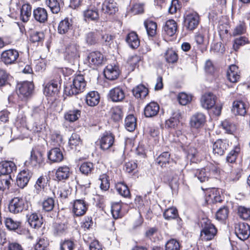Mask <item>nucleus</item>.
Listing matches in <instances>:
<instances>
[{
  "instance_id": "obj_59",
  "label": "nucleus",
  "mask_w": 250,
  "mask_h": 250,
  "mask_svg": "<svg viewBox=\"0 0 250 250\" xmlns=\"http://www.w3.org/2000/svg\"><path fill=\"white\" fill-rule=\"evenodd\" d=\"M180 249L179 242L174 239L169 240L166 244V250H180Z\"/></svg>"
},
{
  "instance_id": "obj_53",
  "label": "nucleus",
  "mask_w": 250,
  "mask_h": 250,
  "mask_svg": "<svg viewBox=\"0 0 250 250\" xmlns=\"http://www.w3.org/2000/svg\"><path fill=\"white\" fill-rule=\"evenodd\" d=\"M229 214V209L226 206L220 208L216 213V218L218 220L224 221L227 218Z\"/></svg>"
},
{
  "instance_id": "obj_48",
  "label": "nucleus",
  "mask_w": 250,
  "mask_h": 250,
  "mask_svg": "<svg viewBox=\"0 0 250 250\" xmlns=\"http://www.w3.org/2000/svg\"><path fill=\"white\" fill-rule=\"evenodd\" d=\"M45 3L53 13L57 14L60 11V5L58 0H46Z\"/></svg>"
},
{
  "instance_id": "obj_62",
  "label": "nucleus",
  "mask_w": 250,
  "mask_h": 250,
  "mask_svg": "<svg viewBox=\"0 0 250 250\" xmlns=\"http://www.w3.org/2000/svg\"><path fill=\"white\" fill-rule=\"evenodd\" d=\"M44 108L42 107H35L33 108L32 116L35 119L38 120L44 114Z\"/></svg>"
},
{
  "instance_id": "obj_25",
  "label": "nucleus",
  "mask_w": 250,
  "mask_h": 250,
  "mask_svg": "<svg viewBox=\"0 0 250 250\" xmlns=\"http://www.w3.org/2000/svg\"><path fill=\"white\" fill-rule=\"evenodd\" d=\"M159 110V105L155 102L148 104L144 109V114L146 117H152L156 116Z\"/></svg>"
},
{
  "instance_id": "obj_29",
  "label": "nucleus",
  "mask_w": 250,
  "mask_h": 250,
  "mask_svg": "<svg viewBox=\"0 0 250 250\" xmlns=\"http://www.w3.org/2000/svg\"><path fill=\"white\" fill-rule=\"evenodd\" d=\"M33 14L35 19L40 22H44L47 19V13L44 8L38 7L34 10Z\"/></svg>"
},
{
  "instance_id": "obj_63",
  "label": "nucleus",
  "mask_w": 250,
  "mask_h": 250,
  "mask_svg": "<svg viewBox=\"0 0 250 250\" xmlns=\"http://www.w3.org/2000/svg\"><path fill=\"white\" fill-rule=\"evenodd\" d=\"M247 41V38L244 37L236 38L234 41V43L233 45L234 49L235 51L237 50L239 48L240 46L245 45Z\"/></svg>"
},
{
  "instance_id": "obj_6",
  "label": "nucleus",
  "mask_w": 250,
  "mask_h": 250,
  "mask_svg": "<svg viewBox=\"0 0 250 250\" xmlns=\"http://www.w3.org/2000/svg\"><path fill=\"white\" fill-rule=\"evenodd\" d=\"M19 57V52L15 49L5 50L0 55L1 61L5 65L16 63Z\"/></svg>"
},
{
  "instance_id": "obj_60",
  "label": "nucleus",
  "mask_w": 250,
  "mask_h": 250,
  "mask_svg": "<svg viewBox=\"0 0 250 250\" xmlns=\"http://www.w3.org/2000/svg\"><path fill=\"white\" fill-rule=\"evenodd\" d=\"M85 18L92 21L97 20L99 18V14L97 9H87L84 12Z\"/></svg>"
},
{
  "instance_id": "obj_44",
  "label": "nucleus",
  "mask_w": 250,
  "mask_h": 250,
  "mask_svg": "<svg viewBox=\"0 0 250 250\" xmlns=\"http://www.w3.org/2000/svg\"><path fill=\"white\" fill-rule=\"evenodd\" d=\"M136 118L132 115L127 116L125 119V126L129 131H133L136 127Z\"/></svg>"
},
{
  "instance_id": "obj_15",
  "label": "nucleus",
  "mask_w": 250,
  "mask_h": 250,
  "mask_svg": "<svg viewBox=\"0 0 250 250\" xmlns=\"http://www.w3.org/2000/svg\"><path fill=\"white\" fill-rule=\"evenodd\" d=\"M87 209V205L83 199H77L74 201L73 212L76 216L84 215Z\"/></svg>"
},
{
  "instance_id": "obj_27",
  "label": "nucleus",
  "mask_w": 250,
  "mask_h": 250,
  "mask_svg": "<svg viewBox=\"0 0 250 250\" xmlns=\"http://www.w3.org/2000/svg\"><path fill=\"white\" fill-rule=\"evenodd\" d=\"M87 59L90 64L98 65L102 63L103 55L100 52H92L88 55Z\"/></svg>"
},
{
  "instance_id": "obj_57",
  "label": "nucleus",
  "mask_w": 250,
  "mask_h": 250,
  "mask_svg": "<svg viewBox=\"0 0 250 250\" xmlns=\"http://www.w3.org/2000/svg\"><path fill=\"white\" fill-rule=\"evenodd\" d=\"M238 213L239 216L244 220L250 219V208L243 206H239L238 208Z\"/></svg>"
},
{
  "instance_id": "obj_19",
  "label": "nucleus",
  "mask_w": 250,
  "mask_h": 250,
  "mask_svg": "<svg viewBox=\"0 0 250 250\" xmlns=\"http://www.w3.org/2000/svg\"><path fill=\"white\" fill-rule=\"evenodd\" d=\"M43 162L42 153L35 149H33L31 152L29 163L31 167H39Z\"/></svg>"
},
{
  "instance_id": "obj_4",
  "label": "nucleus",
  "mask_w": 250,
  "mask_h": 250,
  "mask_svg": "<svg viewBox=\"0 0 250 250\" xmlns=\"http://www.w3.org/2000/svg\"><path fill=\"white\" fill-rule=\"evenodd\" d=\"M216 171V167L210 164L205 168L194 170V175L201 183H204L208 181L210 178L211 174L215 173Z\"/></svg>"
},
{
  "instance_id": "obj_51",
  "label": "nucleus",
  "mask_w": 250,
  "mask_h": 250,
  "mask_svg": "<svg viewBox=\"0 0 250 250\" xmlns=\"http://www.w3.org/2000/svg\"><path fill=\"white\" fill-rule=\"evenodd\" d=\"M99 33L97 32H90L88 33L85 37V41L87 44L94 45L98 41Z\"/></svg>"
},
{
  "instance_id": "obj_56",
  "label": "nucleus",
  "mask_w": 250,
  "mask_h": 250,
  "mask_svg": "<svg viewBox=\"0 0 250 250\" xmlns=\"http://www.w3.org/2000/svg\"><path fill=\"white\" fill-rule=\"evenodd\" d=\"M49 245L47 239L44 237L39 238L38 241L35 245V250H45Z\"/></svg>"
},
{
  "instance_id": "obj_9",
  "label": "nucleus",
  "mask_w": 250,
  "mask_h": 250,
  "mask_svg": "<svg viewBox=\"0 0 250 250\" xmlns=\"http://www.w3.org/2000/svg\"><path fill=\"white\" fill-rule=\"evenodd\" d=\"M60 87L59 80H51L45 84L43 90L44 94L46 96H53L58 94Z\"/></svg>"
},
{
  "instance_id": "obj_58",
  "label": "nucleus",
  "mask_w": 250,
  "mask_h": 250,
  "mask_svg": "<svg viewBox=\"0 0 250 250\" xmlns=\"http://www.w3.org/2000/svg\"><path fill=\"white\" fill-rule=\"evenodd\" d=\"M82 143V141L79 135L76 133H72L69 140V144L72 148L77 146H79Z\"/></svg>"
},
{
  "instance_id": "obj_12",
  "label": "nucleus",
  "mask_w": 250,
  "mask_h": 250,
  "mask_svg": "<svg viewBox=\"0 0 250 250\" xmlns=\"http://www.w3.org/2000/svg\"><path fill=\"white\" fill-rule=\"evenodd\" d=\"M114 141V136L112 134L104 133L100 139V148L104 150L110 149L113 146Z\"/></svg>"
},
{
  "instance_id": "obj_61",
  "label": "nucleus",
  "mask_w": 250,
  "mask_h": 250,
  "mask_svg": "<svg viewBox=\"0 0 250 250\" xmlns=\"http://www.w3.org/2000/svg\"><path fill=\"white\" fill-rule=\"evenodd\" d=\"M192 97L190 95L182 92L180 93L178 97V99L180 104L185 105L188 104L191 101Z\"/></svg>"
},
{
  "instance_id": "obj_30",
  "label": "nucleus",
  "mask_w": 250,
  "mask_h": 250,
  "mask_svg": "<svg viewBox=\"0 0 250 250\" xmlns=\"http://www.w3.org/2000/svg\"><path fill=\"white\" fill-rule=\"evenodd\" d=\"M126 41L129 46L133 49L137 48L140 45V40L135 32H131L127 35Z\"/></svg>"
},
{
  "instance_id": "obj_36",
  "label": "nucleus",
  "mask_w": 250,
  "mask_h": 250,
  "mask_svg": "<svg viewBox=\"0 0 250 250\" xmlns=\"http://www.w3.org/2000/svg\"><path fill=\"white\" fill-rule=\"evenodd\" d=\"M4 224L6 228L9 230H15L18 229L21 225V222L15 220L11 217H4Z\"/></svg>"
},
{
  "instance_id": "obj_64",
  "label": "nucleus",
  "mask_w": 250,
  "mask_h": 250,
  "mask_svg": "<svg viewBox=\"0 0 250 250\" xmlns=\"http://www.w3.org/2000/svg\"><path fill=\"white\" fill-rule=\"evenodd\" d=\"M238 151L236 150H232L228 155L226 158V161L228 163H233L235 162Z\"/></svg>"
},
{
  "instance_id": "obj_28",
  "label": "nucleus",
  "mask_w": 250,
  "mask_h": 250,
  "mask_svg": "<svg viewBox=\"0 0 250 250\" xmlns=\"http://www.w3.org/2000/svg\"><path fill=\"white\" fill-rule=\"evenodd\" d=\"M86 103L90 106H94L97 105L100 101V96L96 91H91L86 96Z\"/></svg>"
},
{
  "instance_id": "obj_43",
  "label": "nucleus",
  "mask_w": 250,
  "mask_h": 250,
  "mask_svg": "<svg viewBox=\"0 0 250 250\" xmlns=\"http://www.w3.org/2000/svg\"><path fill=\"white\" fill-rule=\"evenodd\" d=\"M165 58L168 63H175L178 60V55L176 52L172 49H168L165 54Z\"/></svg>"
},
{
  "instance_id": "obj_22",
  "label": "nucleus",
  "mask_w": 250,
  "mask_h": 250,
  "mask_svg": "<svg viewBox=\"0 0 250 250\" xmlns=\"http://www.w3.org/2000/svg\"><path fill=\"white\" fill-rule=\"evenodd\" d=\"M104 13L112 15L118 11L117 3L113 0H105L102 5Z\"/></svg>"
},
{
  "instance_id": "obj_32",
  "label": "nucleus",
  "mask_w": 250,
  "mask_h": 250,
  "mask_svg": "<svg viewBox=\"0 0 250 250\" xmlns=\"http://www.w3.org/2000/svg\"><path fill=\"white\" fill-rule=\"evenodd\" d=\"M164 30L169 36H172L177 30V25L173 20H169L166 21Z\"/></svg>"
},
{
  "instance_id": "obj_47",
  "label": "nucleus",
  "mask_w": 250,
  "mask_h": 250,
  "mask_svg": "<svg viewBox=\"0 0 250 250\" xmlns=\"http://www.w3.org/2000/svg\"><path fill=\"white\" fill-rule=\"evenodd\" d=\"M11 176H0V190L4 191L8 189L10 185Z\"/></svg>"
},
{
  "instance_id": "obj_34",
  "label": "nucleus",
  "mask_w": 250,
  "mask_h": 250,
  "mask_svg": "<svg viewBox=\"0 0 250 250\" xmlns=\"http://www.w3.org/2000/svg\"><path fill=\"white\" fill-rule=\"evenodd\" d=\"M28 222L30 226L35 229H39L41 227L42 222L39 219L36 213H33L31 214H27Z\"/></svg>"
},
{
  "instance_id": "obj_18",
  "label": "nucleus",
  "mask_w": 250,
  "mask_h": 250,
  "mask_svg": "<svg viewBox=\"0 0 250 250\" xmlns=\"http://www.w3.org/2000/svg\"><path fill=\"white\" fill-rule=\"evenodd\" d=\"M109 98L114 102L122 101L125 97V93L122 87L118 86L111 89L108 94Z\"/></svg>"
},
{
  "instance_id": "obj_26",
  "label": "nucleus",
  "mask_w": 250,
  "mask_h": 250,
  "mask_svg": "<svg viewBox=\"0 0 250 250\" xmlns=\"http://www.w3.org/2000/svg\"><path fill=\"white\" fill-rule=\"evenodd\" d=\"M70 175V168L66 166L59 167L56 171L55 177L58 181L65 180Z\"/></svg>"
},
{
  "instance_id": "obj_46",
  "label": "nucleus",
  "mask_w": 250,
  "mask_h": 250,
  "mask_svg": "<svg viewBox=\"0 0 250 250\" xmlns=\"http://www.w3.org/2000/svg\"><path fill=\"white\" fill-rule=\"evenodd\" d=\"M112 119L116 121H119L123 118V112L121 107L118 106H114L110 110Z\"/></svg>"
},
{
  "instance_id": "obj_23",
  "label": "nucleus",
  "mask_w": 250,
  "mask_h": 250,
  "mask_svg": "<svg viewBox=\"0 0 250 250\" xmlns=\"http://www.w3.org/2000/svg\"><path fill=\"white\" fill-rule=\"evenodd\" d=\"M232 111L235 115L244 116L247 113L246 105L242 101H234L233 103Z\"/></svg>"
},
{
  "instance_id": "obj_55",
  "label": "nucleus",
  "mask_w": 250,
  "mask_h": 250,
  "mask_svg": "<svg viewBox=\"0 0 250 250\" xmlns=\"http://www.w3.org/2000/svg\"><path fill=\"white\" fill-rule=\"evenodd\" d=\"M108 178L105 174L100 176L99 180L101 182L100 188L102 190L106 191L109 189L110 184Z\"/></svg>"
},
{
  "instance_id": "obj_24",
  "label": "nucleus",
  "mask_w": 250,
  "mask_h": 250,
  "mask_svg": "<svg viewBox=\"0 0 250 250\" xmlns=\"http://www.w3.org/2000/svg\"><path fill=\"white\" fill-rule=\"evenodd\" d=\"M48 158L52 162H60L63 159V155L61 150L58 147L51 149L47 154Z\"/></svg>"
},
{
  "instance_id": "obj_41",
  "label": "nucleus",
  "mask_w": 250,
  "mask_h": 250,
  "mask_svg": "<svg viewBox=\"0 0 250 250\" xmlns=\"http://www.w3.org/2000/svg\"><path fill=\"white\" fill-rule=\"evenodd\" d=\"M145 26L149 36L153 37L156 35L157 29V24L151 21H148L145 22Z\"/></svg>"
},
{
  "instance_id": "obj_49",
  "label": "nucleus",
  "mask_w": 250,
  "mask_h": 250,
  "mask_svg": "<svg viewBox=\"0 0 250 250\" xmlns=\"http://www.w3.org/2000/svg\"><path fill=\"white\" fill-rule=\"evenodd\" d=\"M208 198V200H210L213 203H220L222 201V198L220 194L219 190L215 188L210 191Z\"/></svg>"
},
{
  "instance_id": "obj_11",
  "label": "nucleus",
  "mask_w": 250,
  "mask_h": 250,
  "mask_svg": "<svg viewBox=\"0 0 250 250\" xmlns=\"http://www.w3.org/2000/svg\"><path fill=\"white\" fill-rule=\"evenodd\" d=\"M206 122V117L202 113L197 112L193 114L190 118V125L191 127L198 129L204 126Z\"/></svg>"
},
{
  "instance_id": "obj_14",
  "label": "nucleus",
  "mask_w": 250,
  "mask_h": 250,
  "mask_svg": "<svg viewBox=\"0 0 250 250\" xmlns=\"http://www.w3.org/2000/svg\"><path fill=\"white\" fill-rule=\"evenodd\" d=\"M78 46L75 43L69 44L66 48L65 51V58L70 62H73L74 61L79 57Z\"/></svg>"
},
{
  "instance_id": "obj_8",
  "label": "nucleus",
  "mask_w": 250,
  "mask_h": 250,
  "mask_svg": "<svg viewBox=\"0 0 250 250\" xmlns=\"http://www.w3.org/2000/svg\"><path fill=\"white\" fill-rule=\"evenodd\" d=\"M235 233L240 240H246L250 235V226L245 223L236 224L235 226Z\"/></svg>"
},
{
  "instance_id": "obj_38",
  "label": "nucleus",
  "mask_w": 250,
  "mask_h": 250,
  "mask_svg": "<svg viewBox=\"0 0 250 250\" xmlns=\"http://www.w3.org/2000/svg\"><path fill=\"white\" fill-rule=\"evenodd\" d=\"M71 21L68 18H66L60 22L58 28V32L61 34H64L71 29Z\"/></svg>"
},
{
  "instance_id": "obj_54",
  "label": "nucleus",
  "mask_w": 250,
  "mask_h": 250,
  "mask_svg": "<svg viewBox=\"0 0 250 250\" xmlns=\"http://www.w3.org/2000/svg\"><path fill=\"white\" fill-rule=\"evenodd\" d=\"M75 247L76 244L71 239H65L60 244L61 250H73Z\"/></svg>"
},
{
  "instance_id": "obj_40",
  "label": "nucleus",
  "mask_w": 250,
  "mask_h": 250,
  "mask_svg": "<svg viewBox=\"0 0 250 250\" xmlns=\"http://www.w3.org/2000/svg\"><path fill=\"white\" fill-rule=\"evenodd\" d=\"M121 208L122 206L120 202H116L112 204L111 211L114 219H117L122 217Z\"/></svg>"
},
{
  "instance_id": "obj_42",
  "label": "nucleus",
  "mask_w": 250,
  "mask_h": 250,
  "mask_svg": "<svg viewBox=\"0 0 250 250\" xmlns=\"http://www.w3.org/2000/svg\"><path fill=\"white\" fill-rule=\"evenodd\" d=\"M94 169V167L93 163L88 162L82 163L80 167V170L81 173L85 175L91 174Z\"/></svg>"
},
{
  "instance_id": "obj_50",
  "label": "nucleus",
  "mask_w": 250,
  "mask_h": 250,
  "mask_svg": "<svg viewBox=\"0 0 250 250\" xmlns=\"http://www.w3.org/2000/svg\"><path fill=\"white\" fill-rule=\"evenodd\" d=\"M44 35L42 32L33 31L30 36V40L32 42H43Z\"/></svg>"
},
{
  "instance_id": "obj_20",
  "label": "nucleus",
  "mask_w": 250,
  "mask_h": 250,
  "mask_svg": "<svg viewBox=\"0 0 250 250\" xmlns=\"http://www.w3.org/2000/svg\"><path fill=\"white\" fill-rule=\"evenodd\" d=\"M105 77L109 80L116 79L119 75V69L118 66L109 64L107 65L104 71Z\"/></svg>"
},
{
  "instance_id": "obj_5",
  "label": "nucleus",
  "mask_w": 250,
  "mask_h": 250,
  "mask_svg": "<svg viewBox=\"0 0 250 250\" xmlns=\"http://www.w3.org/2000/svg\"><path fill=\"white\" fill-rule=\"evenodd\" d=\"M199 16L195 11H189L186 13L184 16V23L187 29L193 30L198 25Z\"/></svg>"
},
{
  "instance_id": "obj_35",
  "label": "nucleus",
  "mask_w": 250,
  "mask_h": 250,
  "mask_svg": "<svg viewBox=\"0 0 250 250\" xmlns=\"http://www.w3.org/2000/svg\"><path fill=\"white\" fill-rule=\"evenodd\" d=\"M155 161L161 167H166L167 164L172 162V160L170 158L169 152L166 151L161 154L156 158Z\"/></svg>"
},
{
  "instance_id": "obj_52",
  "label": "nucleus",
  "mask_w": 250,
  "mask_h": 250,
  "mask_svg": "<svg viewBox=\"0 0 250 250\" xmlns=\"http://www.w3.org/2000/svg\"><path fill=\"white\" fill-rule=\"evenodd\" d=\"M163 216L166 220L173 219L178 216V211L175 208H170L165 210Z\"/></svg>"
},
{
  "instance_id": "obj_1",
  "label": "nucleus",
  "mask_w": 250,
  "mask_h": 250,
  "mask_svg": "<svg viewBox=\"0 0 250 250\" xmlns=\"http://www.w3.org/2000/svg\"><path fill=\"white\" fill-rule=\"evenodd\" d=\"M86 82L82 74L73 77L72 83L67 84L64 87V93L66 95H76L83 92L85 89Z\"/></svg>"
},
{
  "instance_id": "obj_13",
  "label": "nucleus",
  "mask_w": 250,
  "mask_h": 250,
  "mask_svg": "<svg viewBox=\"0 0 250 250\" xmlns=\"http://www.w3.org/2000/svg\"><path fill=\"white\" fill-rule=\"evenodd\" d=\"M201 104L202 106L206 109H209L213 107L216 102V96L212 93H205L201 97Z\"/></svg>"
},
{
  "instance_id": "obj_21",
  "label": "nucleus",
  "mask_w": 250,
  "mask_h": 250,
  "mask_svg": "<svg viewBox=\"0 0 250 250\" xmlns=\"http://www.w3.org/2000/svg\"><path fill=\"white\" fill-rule=\"evenodd\" d=\"M239 74L238 67L236 65H231L227 71V78L231 83H237L240 78Z\"/></svg>"
},
{
  "instance_id": "obj_16",
  "label": "nucleus",
  "mask_w": 250,
  "mask_h": 250,
  "mask_svg": "<svg viewBox=\"0 0 250 250\" xmlns=\"http://www.w3.org/2000/svg\"><path fill=\"white\" fill-rule=\"evenodd\" d=\"M32 173L29 170H23L21 171L17 177V186L21 188H24L27 185Z\"/></svg>"
},
{
  "instance_id": "obj_37",
  "label": "nucleus",
  "mask_w": 250,
  "mask_h": 250,
  "mask_svg": "<svg viewBox=\"0 0 250 250\" xmlns=\"http://www.w3.org/2000/svg\"><path fill=\"white\" fill-rule=\"evenodd\" d=\"M81 113V111L78 109L70 110L64 114V118L67 121L74 122L80 118Z\"/></svg>"
},
{
  "instance_id": "obj_2",
  "label": "nucleus",
  "mask_w": 250,
  "mask_h": 250,
  "mask_svg": "<svg viewBox=\"0 0 250 250\" xmlns=\"http://www.w3.org/2000/svg\"><path fill=\"white\" fill-rule=\"evenodd\" d=\"M202 230L200 237L202 240L209 241L212 240L216 235L217 230L209 220H203L201 222Z\"/></svg>"
},
{
  "instance_id": "obj_17",
  "label": "nucleus",
  "mask_w": 250,
  "mask_h": 250,
  "mask_svg": "<svg viewBox=\"0 0 250 250\" xmlns=\"http://www.w3.org/2000/svg\"><path fill=\"white\" fill-rule=\"evenodd\" d=\"M229 146V144L226 140L218 139L212 146L213 153L218 156L223 155Z\"/></svg>"
},
{
  "instance_id": "obj_10",
  "label": "nucleus",
  "mask_w": 250,
  "mask_h": 250,
  "mask_svg": "<svg viewBox=\"0 0 250 250\" xmlns=\"http://www.w3.org/2000/svg\"><path fill=\"white\" fill-rule=\"evenodd\" d=\"M17 170L16 164L11 161H3L0 162V173L2 175L11 176L10 174Z\"/></svg>"
},
{
  "instance_id": "obj_39",
  "label": "nucleus",
  "mask_w": 250,
  "mask_h": 250,
  "mask_svg": "<svg viewBox=\"0 0 250 250\" xmlns=\"http://www.w3.org/2000/svg\"><path fill=\"white\" fill-rule=\"evenodd\" d=\"M116 189L119 194L124 197H130V193L127 186L123 183H118L116 185Z\"/></svg>"
},
{
  "instance_id": "obj_45",
  "label": "nucleus",
  "mask_w": 250,
  "mask_h": 250,
  "mask_svg": "<svg viewBox=\"0 0 250 250\" xmlns=\"http://www.w3.org/2000/svg\"><path fill=\"white\" fill-rule=\"evenodd\" d=\"M55 206V200L52 197H47L42 203V209L45 211H52Z\"/></svg>"
},
{
  "instance_id": "obj_33",
  "label": "nucleus",
  "mask_w": 250,
  "mask_h": 250,
  "mask_svg": "<svg viewBox=\"0 0 250 250\" xmlns=\"http://www.w3.org/2000/svg\"><path fill=\"white\" fill-rule=\"evenodd\" d=\"M132 93L136 98H144L148 93V89L143 84H139L132 89Z\"/></svg>"
},
{
  "instance_id": "obj_3",
  "label": "nucleus",
  "mask_w": 250,
  "mask_h": 250,
  "mask_svg": "<svg viewBox=\"0 0 250 250\" xmlns=\"http://www.w3.org/2000/svg\"><path fill=\"white\" fill-rule=\"evenodd\" d=\"M28 208V202L23 198L19 197L13 198L9 203V211L12 213L21 212Z\"/></svg>"
},
{
  "instance_id": "obj_7",
  "label": "nucleus",
  "mask_w": 250,
  "mask_h": 250,
  "mask_svg": "<svg viewBox=\"0 0 250 250\" xmlns=\"http://www.w3.org/2000/svg\"><path fill=\"white\" fill-rule=\"evenodd\" d=\"M34 85L32 83L23 82L17 85V93L21 99L29 97L33 90Z\"/></svg>"
},
{
  "instance_id": "obj_31",
  "label": "nucleus",
  "mask_w": 250,
  "mask_h": 250,
  "mask_svg": "<svg viewBox=\"0 0 250 250\" xmlns=\"http://www.w3.org/2000/svg\"><path fill=\"white\" fill-rule=\"evenodd\" d=\"M32 13V7L28 3L23 4L21 8V18L23 22H27Z\"/></svg>"
}]
</instances>
